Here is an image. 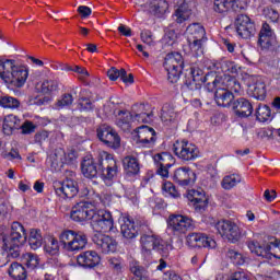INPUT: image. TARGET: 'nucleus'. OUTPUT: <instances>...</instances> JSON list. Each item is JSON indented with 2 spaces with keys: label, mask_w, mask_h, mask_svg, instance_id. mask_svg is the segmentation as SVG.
Wrapping results in <instances>:
<instances>
[{
  "label": "nucleus",
  "mask_w": 280,
  "mask_h": 280,
  "mask_svg": "<svg viewBox=\"0 0 280 280\" xmlns=\"http://www.w3.org/2000/svg\"><path fill=\"white\" fill-rule=\"evenodd\" d=\"M65 156L63 150H59L50 156V167L54 172H60L62 170V166L67 163V158L65 159Z\"/></svg>",
  "instance_id": "obj_40"
},
{
  "label": "nucleus",
  "mask_w": 280,
  "mask_h": 280,
  "mask_svg": "<svg viewBox=\"0 0 280 280\" xmlns=\"http://www.w3.org/2000/svg\"><path fill=\"white\" fill-rule=\"evenodd\" d=\"M130 114L140 124H150V121H152V117H154V114L152 112L148 113L145 110L144 104L132 105Z\"/></svg>",
  "instance_id": "obj_33"
},
{
  "label": "nucleus",
  "mask_w": 280,
  "mask_h": 280,
  "mask_svg": "<svg viewBox=\"0 0 280 280\" xmlns=\"http://www.w3.org/2000/svg\"><path fill=\"white\" fill-rule=\"evenodd\" d=\"M218 233L221 234L228 242L237 244L242 240V230L237 226V223L230 220H222L215 224Z\"/></svg>",
  "instance_id": "obj_13"
},
{
  "label": "nucleus",
  "mask_w": 280,
  "mask_h": 280,
  "mask_svg": "<svg viewBox=\"0 0 280 280\" xmlns=\"http://www.w3.org/2000/svg\"><path fill=\"white\" fill-rule=\"evenodd\" d=\"M170 4L167 0H152L149 4V12L153 14V16H158L161 19L165 12H167Z\"/></svg>",
  "instance_id": "obj_36"
},
{
  "label": "nucleus",
  "mask_w": 280,
  "mask_h": 280,
  "mask_svg": "<svg viewBox=\"0 0 280 280\" xmlns=\"http://www.w3.org/2000/svg\"><path fill=\"white\" fill-rule=\"evenodd\" d=\"M176 32L174 30H166L161 39L163 47H172L176 43Z\"/></svg>",
  "instance_id": "obj_51"
},
{
  "label": "nucleus",
  "mask_w": 280,
  "mask_h": 280,
  "mask_svg": "<svg viewBox=\"0 0 280 280\" xmlns=\"http://www.w3.org/2000/svg\"><path fill=\"white\" fill-rule=\"evenodd\" d=\"M140 38L142 43H144L145 45H149L150 47L154 45V34H152V31L150 30H143L140 33Z\"/></svg>",
  "instance_id": "obj_57"
},
{
  "label": "nucleus",
  "mask_w": 280,
  "mask_h": 280,
  "mask_svg": "<svg viewBox=\"0 0 280 280\" xmlns=\"http://www.w3.org/2000/svg\"><path fill=\"white\" fill-rule=\"evenodd\" d=\"M186 35L188 40H207V31L200 23H192L187 26Z\"/></svg>",
  "instance_id": "obj_35"
},
{
  "label": "nucleus",
  "mask_w": 280,
  "mask_h": 280,
  "mask_svg": "<svg viewBox=\"0 0 280 280\" xmlns=\"http://www.w3.org/2000/svg\"><path fill=\"white\" fill-rule=\"evenodd\" d=\"M97 138L100 141L105 143L107 148H113V150H117L121 147V138L117 133V131L113 130V128L103 125L97 128Z\"/></svg>",
  "instance_id": "obj_15"
},
{
  "label": "nucleus",
  "mask_w": 280,
  "mask_h": 280,
  "mask_svg": "<svg viewBox=\"0 0 280 280\" xmlns=\"http://www.w3.org/2000/svg\"><path fill=\"white\" fill-rule=\"evenodd\" d=\"M242 183V176L238 174L226 175L221 182V187L225 190H231Z\"/></svg>",
  "instance_id": "obj_43"
},
{
  "label": "nucleus",
  "mask_w": 280,
  "mask_h": 280,
  "mask_svg": "<svg viewBox=\"0 0 280 280\" xmlns=\"http://www.w3.org/2000/svg\"><path fill=\"white\" fill-rule=\"evenodd\" d=\"M273 43L275 32H272L270 24L264 23L258 35V45H260L262 49H270Z\"/></svg>",
  "instance_id": "obj_29"
},
{
  "label": "nucleus",
  "mask_w": 280,
  "mask_h": 280,
  "mask_svg": "<svg viewBox=\"0 0 280 280\" xmlns=\"http://www.w3.org/2000/svg\"><path fill=\"white\" fill-rule=\"evenodd\" d=\"M107 78H109V80H112V82H115V80H117L118 78L121 79V69H117L115 67L110 68L107 71Z\"/></svg>",
  "instance_id": "obj_63"
},
{
  "label": "nucleus",
  "mask_w": 280,
  "mask_h": 280,
  "mask_svg": "<svg viewBox=\"0 0 280 280\" xmlns=\"http://www.w3.org/2000/svg\"><path fill=\"white\" fill-rule=\"evenodd\" d=\"M207 39H194V40H188L189 47L194 56L199 58L205 54V48L202 47V43H205Z\"/></svg>",
  "instance_id": "obj_50"
},
{
  "label": "nucleus",
  "mask_w": 280,
  "mask_h": 280,
  "mask_svg": "<svg viewBox=\"0 0 280 280\" xmlns=\"http://www.w3.org/2000/svg\"><path fill=\"white\" fill-rule=\"evenodd\" d=\"M81 172L85 178H97V174H101L97 160L85 156L81 163Z\"/></svg>",
  "instance_id": "obj_27"
},
{
  "label": "nucleus",
  "mask_w": 280,
  "mask_h": 280,
  "mask_svg": "<svg viewBox=\"0 0 280 280\" xmlns=\"http://www.w3.org/2000/svg\"><path fill=\"white\" fill-rule=\"evenodd\" d=\"M92 242L95 244L97 252L103 253V255H110V253L117 250V241L104 233L96 232L92 236Z\"/></svg>",
  "instance_id": "obj_14"
},
{
  "label": "nucleus",
  "mask_w": 280,
  "mask_h": 280,
  "mask_svg": "<svg viewBox=\"0 0 280 280\" xmlns=\"http://www.w3.org/2000/svg\"><path fill=\"white\" fill-rule=\"evenodd\" d=\"M264 14L267 19L271 20V23H277L279 21V11L272 8L264 9Z\"/></svg>",
  "instance_id": "obj_59"
},
{
  "label": "nucleus",
  "mask_w": 280,
  "mask_h": 280,
  "mask_svg": "<svg viewBox=\"0 0 280 280\" xmlns=\"http://www.w3.org/2000/svg\"><path fill=\"white\" fill-rule=\"evenodd\" d=\"M55 192L60 198H75L78 196V191H80V188H78V182L67 178L63 182H56L54 184Z\"/></svg>",
  "instance_id": "obj_16"
},
{
  "label": "nucleus",
  "mask_w": 280,
  "mask_h": 280,
  "mask_svg": "<svg viewBox=\"0 0 280 280\" xmlns=\"http://www.w3.org/2000/svg\"><path fill=\"white\" fill-rule=\"evenodd\" d=\"M116 126L122 132H130L132 130V114L126 109L118 110L116 114Z\"/></svg>",
  "instance_id": "obj_32"
},
{
  "label": "nucleus",
  "mask_w": 280,
  "mask_h": 280,
  "mask_svg": "<svg viewBox=\"0 0 280 280\" xmlns=\"http://www.w3.org/2000/svg\"><path fill=\"white\" fill-rule=\"evenodd\" d=\"M173 152L180 161H196L200 156V151L196 144L187 140H177L173 144Z\"/></svg>",
  "instance_id": "obj_11"
},
{
  "label": "nucleus",
  "mask_w": 280,
  "mask_h": 280,
  "mask_svg": "<svg viewBox=\"0 0 280 280\" xmlns=\"http://www.w3.org/2000/svg\"><path fill=\"white\" fill-rule=\"evenodd\" d=\"M2 158L7 159V161H21V154L16 149H11L10 152H3Z\"/></svg>",
  "instance_id": "obj_60"
},
{
  "label": "nucleus",
  "mask_w": 280,
  "mask_h": 280,
  "mask_svg": "<svg viewBox=\"0 0 280 280\" xmlns=\"http://www.w3.org/2000/svg\"><path fill=\"white\" fill-rule=\"evenodd\" d=\"M186 71L184 84L189 91H200L202 84H206V89L209 91V81L207 80L209 73L205 75L202 69L195 66H190Z\"/></svg>",
  "instance_id": "obj_7"
},
{
  "label": "nucleus",
  "mask_w": 280,
  "mask_h": 280,
  "mask_svg": "<svg viewBox=\"0 0 280 280\" xmlns=\"http://www.w3.org/2000/svg\"><path fill=\"white\" fill-rule=\"evenodd\" d=\"M58 91V80L46 79L40 84V93L44 95H49V93H54Z\"/></svg>",
  "instance_id": "obj_47"
},
{
  "label": "nucleus",
  "mask_w": 280,
  "mask_h": 280,
  "mask_svg": "<svg viewBox=\"0 0 280 280\" xmlns=\"http://www.w3.org/2000/svg\"><path fill=\"white\" fill-rule=\"evenodd\" d=\"M73 104V95L66 93L61 96V98L57 102L58 108H67Z\"/></svg>",
  "instance_id": "obj_58"
},
{
  "label": "nucleus",
  "mask_w": 280,
  "mask_h": 280,
  "mask_svg": "<svg viewBox=\"0 0 280 280\" xmlns=\"http://www.w3.org/2000/svg\"><path fill=\"white\" fill-rule=\"evenodd\" d=\"M70 71H74V73H78L79 80H86V78H89V71H86V69L80 66H74L73 68L70 69Z\"/></svg>",
  "instance_id": "obj_61"
},
{
  "label": "nucleus",
  "mask_w": 280,
  "mask_h": 280,
  "mask_svg": "<svg viewBox=\"0 0 280 280\" xmlns=\"http://www.w3.org/2000/svg\"><path fill=\"white\" fill-rule=\"evenodd\" d=\"M161 120L165 126L178 121V112H175L172 107H163L161 112Z\"/></svg>",
  "instance_id": "obj_42"
},
{
  "label": "nucleus",
  "mask_w": 280,
  "mask_h": 280,
  "mask_svg": "<svg viewBox=\"0 0 280 280\" xmlns=\"http://www.w3.org/2000/svg\"><path fill=\"white\" fill-rule=\"evenodd\" d=\"M176 10L174 18L176 23H185L191 16V9H189V0H174Z\"/></svg>",
  "instance_id": "obj_30"
},
{
  "label": "nucleus",
  "mask_w": 280,
  "mask_h": 280,
  "mask_svg": "<svg viewBox=\"0 0 280 280\" xmlns=\"http://www.w3.org/2000/svg\"><path fill=\"white\" fill-rule=\"evenodd\" d=\"M249 80L252 83H248L247 93L256 100H266V83L258 77H252Z\"/></svg>",
  "instance_id": "obj_26"
},
{
  "label": "nucleus",
  "mask_w": 280,
  "mask_h": 280,
  "mask_svg": "<svg viewBox=\"0 0 280 280\" xmlns=\"http://www.w3.org/2000/svg\"><path fill=\"white\" fill-rule=\"evenodd\" d=\"M120 233L125 240H135V237H138L139 235V230H137L135 221L127 217L122 219V223L120 224Z\"/></svg>",
  "instance_id": "obj_34"
},
{
  "label": "nucleus",
  "mask_w": 280,
  "mask_h": 280,
  "mask_svg": "<svg viewBox=\"0 0 280 280\" xmlns=\"http://www.w3.org/2000/svg\"><path fill=\"white\" fill-rule=\"evenodd\" d=\"M140 244L143 250L150 253L151 250H156L162 257H167L170 255L171 245L163 241L156 235H142L140 238Z\"/></svg>",
  "instance_id": "obj_12"
},
{
  "label": "nucleus",
  "mask_w": 280,
  "mask_h": 280,
  "mask_svg": "<svg viewBox=\"0 0 280 280\" xmlns=\"http://www.w3.org/2000/svg\"><path fill=\"white\" fill-rule=\"evenodd\" d=\"M59 242L68 253H78L85 248L89 238L82 232L66 230L59 235Z\"/></svg>",
  "instance_id": "obj_4"
},
{
  "label": "nucleus",
  "mask_w": 280,
  "mask_h": 280,
  "mask_svg": "<svg viewBox=\"0 0 280 280\" xmlns=\"http://www.w3.org/2000/svg\"><path fill=\"white\" fill-rule=\"evenodd\" d=\"M28 244L33 250H38L43 246V233L38 229L30 231Z\"/></svg>",
  "instance_id": "obj_41"
},
{
  "label": "nucleus",
  "mask_w": 280,
  "mask_h": 280,
  "mask_svg": "<svg viewBox=\"0 0 280 280\" xmlns=\"http://www.w3.org/2000/svg\"><path fill=\"white\" fill-rule=\"evenodd\" d=\"M272 113L270 112V107L268 105L259 104L256 109V118L260 122H266L270 119Z\"/></svg>",
  "instance_id": "obj_49"
},
{
  "label": "nucleus",
  "mask_w": 280,
  "mask_h": 280,
  "mask_svg": "<svg viewBox=\"0 0 280 280\" xmlns=\"http://www.w3.org/2000/svg\"><path fill=\"white\" fill-rule=\"evenodd\" d=\"M95 209L89 207V202L80 201L74 205L70 212V218L74 222H86V220H93Z\"/></svg>",
  "instance_id": "obj_17"
},
{
  "label": "nucleus",
  "mask_w": 280,
  "mask_h": 280,
  "mask_svg": "<svg viewBox=\"0 0 280 280\" xmlns=\"http://www.w3.org/2000/svg\"><path fill=\"white\" fill-rule=\"evenodd\" d=\"M133 132L138 137L137 143L142 148H153L156 143V131L152 127L141 126L136 128Z\"/></svg>",
  "instance_id": "obj_18"
},
{
  "label": "nucleus",
  "mask_w": 280,
  "mask_h": 280,
  "mask_svg": "<svg viewBox=\"0 0 280 280\" xmlns=\"http://www.w3.org/2000/svg\"><path fill=\"white\" fill-rule=\"evenodd\" d=\"M232 109L236 117L246 118L253 115V104L244 97L234 100L232 103Z\"/></svg>",
  "instance_id": "obj_25"
},
{
  "label": "nucleus",
  "mask_w": 280,
  "mask_h": 280,
  "mask_svg": "<svg viewBox=\"0 0 280 280\" xmlns=\"http://www.w3.org/2000/svg\"><path fill=\"white\" fill-rule=\"evenodd\" d=\"M122 165L128 176H137L141 167L139 166V160L132 155H128L122 160Z\"/></svg>",
  "instance_id": "obj_37"
},
{
  "label": "nucleus",
  "mask_w": 280,
  "mask_h": 280,
  "mask_svg": "<svg viewBox=\"0 0 280 280\" xmlns=\"http://www.w3.org/2000/svg\"><path fill=\"white\" fill-rule=\"evenodd\" d=\"M244 5V0H214V12L219 14H226L230 10L242 12Z\"/></svg>",
  "instance_id": "obj_23"
},
{
  "label": "nucleus",
  "mask_w": 280,
  "mask_h": 280,
  "mask_svg": "<svg viewBox=\"0 0 280 280\" xmlns=\"http://www.w3.org/2000/svg\"><path fill=\"white\" fill-rule=\"evenodd\" d=\"M109 267L112 270H115V272H121V260L119 258H109L108 259Z\"/></svg>",
  "instance_id": "obj_62"
},
{
  "label": "nucleus",
  "mask_w": 280,
  "mask_h": 280,
  "mask_svg": "<svg viewBox=\"0 0 280 280\" xmlns=\"http://www.w3.org/2000/svg\"><path fill=\"white\" fill-rule=\"evenodd\" d=\"M250 253L257 255V257H261L262 259H280V244L279 243H267V244H259L257 241H250L247 244Z\"/></svg>",
  "instance_id": "obj_8"
},
{
  "label": "nucleus",
  "mask_w": 280,
  "mask_h": 280,
  "mask_svg": "<svg viewBox=\"0 0 280 280\" xmlns=\"http://www.w3.org/2000/svg\"><path fill=\"white\" fill-rule=\"evenodd\" d=\"M77 261L82 268H95V266L100 265L101 258L96 252L88 250L81 253L77 257Z\"/></svg>",
  "instance_id": "obj_31"
},
{
  "label": "nucleus",
  "mask_w": 280,
  "mask_h": 280,
  "mask_svg": "<svg viewBox=\"0 0 280 280\" xmlns=\"http://www.w3.org/2000/svg\"><path fill=\"white\" fill-rule=\"evenodd\" d=\"M85 202H88V207H90V205L92 207H98V205H104V199H102V196L95 192V190H92Z\"/></svg>",
  "instance_id": "obj_54"
},
{
  "label": "nucleus",
  "mask_w": 280,
  "mask_h": 280,
  "mask_svg": "<svg viewBox=\"0 0 280 280\" xmlns=\"http://www.w3.org/2000/svg\"><path fill=\"white\" fill-rule=\"evenodd\" d=\"M207 81L209 92H213L215 89H224L225 91H230V93H235L236 95L244 93L240 81L235 77H231L229 74H217L215 72H209Z\"/></svg>",
  "instance_id": "obj_3"
},
{
  "label": "nucleus",
  "mask_w": 280,
  "mask_h": 280,
  "mask_svg": "<svg viewBox=\"0 0 280 280\" xmlns=\"http://www.w3.org/2000/svg\"><path fill=\"white\" fill-rule=\"evenodd\" d=\"M214 102L223 108H232L233 102L235 101V95H233L231 91L223 88H214Z\"/></svg>",
  "instance_id": "obj_28"
},
{
  "label": "nucleus",
  "mask_w": 280,
  "mask_h": 280,
  "mask_svg": "<svg viewBox=\"0 0 280 280\" xmlns=\"http://www.w3.org/2000/svg\"><path fill=\"white\" fill-rule=\"evenodd\" d=\"M0 268L8 266L10 257L16 259L21 256V246L27 242V233L20 222H13L11 229L0 228Z\"/></svg>",
  "instance_id": "obj_1"
},
{
  "label": "nucleus",
  "mask_w": 280,
  "mask_h": 280,
  "mask_svg": "<svg viewBox=\"0 0 280 280\" xmlns=\"http://www.w3.org/2000/svg\"><path fill=\"white\" fill-rule=\"evenodd\" d=\"M8 275L14 280H26L27 270L19 262H12L8 269Z\"/></svg>",
  "instance_id": "obj_38"
},
{
  "label": "nucleus",
  "mask_w": 280,
  "mask_h": 280,
  "mask_svg": "<svg viewBox=\"0 0 280 280\" xmlns=\"http://www.w3.org/2000/svg\"><path fill=\"white\" fill-rule=\"evenodd\" d=\"M22 264H24L26 268L34 270V268H38V264H40V258H38V255L36 254L26 253L22 256Z\"/></svg>",
  "instance_id": "obj_46"
},
{
  "label": "nucleus",
  "mask_w": 280,
  "mask_h": 280,
  "mask_svg": "<svg viewBox=\"0 0 280 280\" xmlns=\"http://www.w3.org/2000/svg\"><path fill=\"white\" fill-rule=\"evenodd\" d=\"M183 67H185V61L183 60V55L179 52H170L164 59V69L167 72V80L172 84L178 82L180 74L183 73Z\"/></svg>",
  "instance_id": "obj_6"
},
{
  "label": "nucleus",
  "mask_w": 280,
  "mask_h": 280,
  "mask_svg": "<svg viewBox=\"0 0 280 280\" xmlns=\"http://www.w3.org/2000/svg\"><path fill=\"white\" fill-rule=\"evenodd\" d=\"M0 71L1 80L16 89L24 86L30 75V71L25 66H16L14 60L10 59H0Z\"/></svg>",
  "instance_id": "obj_2"
},
{
  "label": "nucleus",
  "mask_w": 280,
  "mask_h": 280,
  "mask_svg": "<svg viewBox=\"0 0 280 280\" xmlns=\"http://www.w3.org/2000/svg\"><path fill=\"white\" fill-rule=\"evenodd\" d=\"M22 135H32L36 132V125L31 120H25L23 124H20V128Z\"/></svg>",
  "instance_id": "obj_56"
},
{
  "label": "nucleus",
  "mask_w": 280,
  "mask_h": 280,
  "mask_svg": "<svg viewBox=\"0 0 280 280\" xmlns=\"http://www.w3.org/2000/svg\"><path fill=\"white\" fill-rule=\"evenodd\" d=\"M186 242L188 246H191L192 248H215L218 246V243H215L213 237L203 233H190L187 235Z\"/></svg>",
  "instance_id": "obj_19"
},
{
  "label": "nucleus",
  "mask_w": 280,
  "mask_h": 280,
  "mask_svg": "<svg viewBox=\"0 0 280 280\" xmlns=\"http://www.w3.org/2000/svg\"><path fill=\"white\" fill-rule=\"evenodd\" d=\"M91 224L96 233H115V219L108 210H94Z\"/></svg>",
  "instance_id": "obj_5"
},
{
  "label": "nucleus",
  "mask_w": 280,
  "mask_h": 280,
  "mask_svg": "<svg viewBox=\"0 0 280 280\" xmlns=\"http://www.w3.org/2000/svg\"><path fill=\"white\" fill-rule=\"evenodd\" d=\"M96 163L105 180H113V177L117 176V161H115L113 154L102 151L96 158Z\"/></svg>",
  "instance_id": "obj_10"
},
{
  "label": "nucleus",
  "mask_w": 280,
  "mask_h": 280,
  "mask_svg": "<svg viewBox=\"0 0 280 280\" xmlns=\"http://www.w3.org/2000/svg\"><path fill=\"white\" fill-rule=\"evenodd\" d=\"M162 189L165 194H168V196H172V198H179L180 192L176 190V186L172 184V182H165L162 186Z\"/></svg>",
  "instance_id": "obj_55"
},
{
  "label": "nucleus",
  "mask_w": 280,
  "mask_h": 280,
  "mask_svg": "<svg viewBox=\"0 0 280 280\" xmlns=\"http://www.w3.org/2000/svg\"><path fill=\"white\" fill-rule=\"evenodd\" d=\"M77 108L81 113H89V110H93V102H91V98L89 97L81 96L78 100Z\"/></svg>",
  "instance_id": "obj_52"
},
{
  "label": "nucleus",
  "mask_w": 280,
  "mask_h": 280,
  "mask_svg": "<svg viewBox=\"0 0 280 280\" xmlns=\"http://www.w3.org/2000/svg\"><path fill=\"white\" fill-rule=\"evenodd\" d=\"M229 280H250L248 279V275L244 271H236L231 275Z\"/></svg>",
  "instance_id": "obj_64"
},
{
  "label": "nucleus",
  "mask_w": 280,
  "mask_h": 280,
  "mask_svg": "<svg viewBox=\"0 0 280 280\" xmlns=\"http://www.w3.org/2000/svg\"><path fill=\"white\" fill-rule=\"evenodd\" d=\"M153 161L156 165V174L162 178L170 177V167L174 165V158L168 153H158L153 156Z\"/></svg>",
  "instance_id": "obj_21"
},
{
  "label": "nucleus",
  "mask_w": 280,
  "mask_h": 280,
  "mask_svg": "<svg viewBox=\"0 0 280 280\" xmlns=\"http://www.w3.org/2000/svg\"><path fill=\"white\" fill-rule=\"evenodd\" d=\"M173 180L178 183L182 187H187L196 183V173L187 166L175 170Z\"/></svg>",
  "instance_id": "obj_22"
},
{
  "label": "nucleus",
  "mask_w": 280,
  "mask_h": 280,
  "mask_svg": "<svg viewBox=\"0 0 280 280\" xmlns=\"http://www.w3.org/2000/svg\"><path fill=\"white\" fill-rule=\"evenodd\" d=\"M220 65L223 73H237V66L233 61L224 60L221 63H217L214 67Z\"/></svg>",
  "instance_id": "obj_53"
},
{
  "label": "nucleus",
  "mask_w": 280,
  "mask_h": 280,
  "mask_svg": "<svg viewBox=\"0 0 280 280\" xmlns=\"http://www.w3.org/2000/svg\"><path fill=\"white\" fill-rule=\"evenodd\" d=\"M225 257L231 260L234 266H244V264H246L244 256L233 248H228Z\"/></svg>",
  "instance_id": "obj_45"
},
{
  "label": "nucleus",
  "mask_w": 280,
  "mask_h": 280,
  "mask_svg": "<svg viewBox=\"0 0 280 280\" xmlns=\"http://www.w3.org/2000/svg\"><path fill=\"white\" fill-rule=\"evenodd\" d=\"M45 253L50 255L51 257H56L60 253V245L58 244V240L50 237L48 242L44 246Z\"/></svg>",
  "instance_id": "obj_48"
},
{
  "label": "nucleus",
  "mask_w": 280,
  "mask_h": 280,
  "mask_svg": "<svg viewBox=\"0 0 280 280\" xmlns=\"http://www.w3.org/2000/svg\"><path fill=\"white\" fill-rule=\"evenodd\" d=\"M235 27L241 38H250L255 35V23L246 14H238L235 19Z\"/></svg>",
  "instance_id": "obj_20"
},
{
  "label": "nucleus",
  "mask_w": 280,
  "mask_h": 280,
  "mask_svg": "<svg viewBox=\"0 0 280 280\" xmlns=\"http://www.w3.org/2000/svg\"><path fill=\"white\" fill-rule=\"evenodd\" d=\"M167 224L168 231H172V233L177 235V237L186 235L188 231H192V229L196 226L191 218L185 217L183 214L170 215Z\"/></svg>",
  "instance_id": "obj_9"
},
{
  "label": "nucleus",
  "mask_w": 280,
  "mask_h": 280,
  "mask_svg": "<svg viewBox=\"0 0 280 280\" xmlns=\"http://www.w3.org/2000/svg\"><path fill=\"white\" fill-rule=\"evenodd\" d=\"M21 128V119L14 115H8L4 118L2 130L5 135L10 136L14 130H19Z\"/></svg>",
  "instance_id": "obj_39"
},
{
  "label": "nucleus",
  "mask_w": 280,
  "mask_h": 280,
  "mask_svg": "<svg viewBox=\"0 0 280 280\" xmlns=\"http://www.w3.org/2000/svg\"><path fill=\"white\" fill-rule=\"evenodd\" d=\"M0 106L2 108H10L11 110H15L16 108H21V101L10 95L0 96Z\"/></svg>",
  "instance_id": "obj_44"
},
{
  "label": "nucleus",
  "mask_w": 280,
  "mask_h": 280,
  "mask_svg": "<svg viewBox=\"0 0 280 280\" xmlns=\"http://www.w3.org/2000/svg\"><path fill=\"white\" fill-rule=\"evenodd\" d=\"M195 211L202 213L209 205V199L205 196V190H190L187 196Z\"/></svg>",
  "instance_id": "obj_24"
}]
</instances>
